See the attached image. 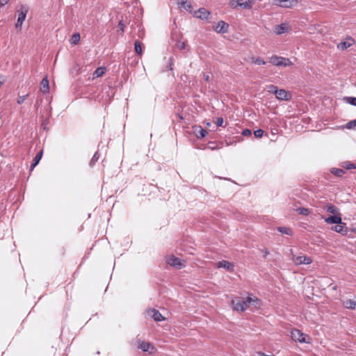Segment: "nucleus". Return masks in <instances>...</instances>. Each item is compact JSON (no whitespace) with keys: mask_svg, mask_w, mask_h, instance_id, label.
I'll return each instance as SVG.
<instances>
[{"mask_svg":"<svg viewBox=\"0 0 356 356\" xmlns=\"http://www.w3.org/2000/svg\"><path fill=\"white\" fill-rule=\"evenodd\" d=\"M342 168L346 169V170H351V169H355L356 168V164L353 163L350 161H345L342 163L341 165Z\"/></svg>","mask_w":356,"mask_h":356,"instance_id":"bb28decb","label":"nucleus"},{"mask_svg":"<svg viewBox=\"0 0 356 356\" xmlns=\"http://www.w3.org/2000/svg\"><path fill=\"white\" fill-rule=\"evenodd\" d=\"M41 91L45 94L49 92V80L47 79V77H44L42 79L41 83Z\"/></svg>","mask_w":356,"mask_h":356,"instance_id":"a211bd4d","label":"nucleus"},{"mask_svg":"<svg viewBox=\"0 0 356 356\" xmlns=\"http://www.w3.org/2000/svg\"><path fill=\"white\" fill-rule=\"evenodd\" d=\"M49 122V120L47 118L42 120V126L44 129H47Z\"/></svg>","mask_w":356,"mask_h":356,"instance_id":"37998d69","label":"nucleus"},{"mask_svg":"<svg viewBox=\"0 0 356 356\" xmlns=\"http://www.w3.org/2000/svg\"><path fill=\"white\" fill-rule=\"evenodd\" d=\"M297 211L299 214H302L304 216H308L310 213V211L308 209L304 208V207L298 208L297 209Z\"/></svg>","mask_w":356,"mask_h":356,"instance_id":"473e14b6","label":"nucleus"},{"mask_svg":"<svg viewBox=\"0 0 356 356\" xmlns=\"http://www.w3.org/2000/svg\"><path fill=\"white\" fill-rule=\"evenodd\" d=\"M298 3V0H274V5L284 8H289L296 6Z\"/></svg>","mask_w":356,"mask_h":356,"instance_id":"7ed1b4c3","label":"nucleus"},{"mask_svg":"<svg viewBox=\"0 0 356 356\" xmlns=\"http://www.w3.org/2000/svg\"><path fill=\"white\" fill-rule=\"evenodd\" d=\"M148 313L156 321L159 322L164 320V317L162 316V314L155 309L149 310Z\"/></svg>","mask_w":356,"mask_h":356,"instance_id":"f8f14e48","label":"nucleus"},{"mask_svg":"<svg viewBox=\"0 0 356 356\" xmlns=\"http://www.w3.org/2000/svg\"><path fill=\"white\" fill-rule=\"evenodd\" d=\"M18 12H19V14H18L17 20L20 21V22H24L26 19V14L28 13V8L26 6H22L20 8V10H18Z\"/></svg>","mask_w":356,"mask_h":356,"instance_id":"2eb2a0df","label":"nucleus"},{"mask_svg":"<svg viewBox=\"0 0 356 356\" xmlns=\"http://www.w3.org/2000/svg\"><path fill=\"white\" fill-rule=\"evenodd\" d=\"M353 40L352 38H348L346 41L341 42L339 44L338 47L342 50L346 49L347 48H348L349 47H350L353 44Z\"/></svg>","mask_w":356,"mask_h":356,"instance_id":"412c9836","label":"nucleus"},{"mask_svg":"<svg viewBox=\"0 0 356 356\" xmlns=\"http://www.w3.org/2000/svg\"><path fill=\"white\" fill-rule=\"evenodd\" d=\"M345 99L347 103L356 106V97H347Z\"/></svg>","mask_w":356,"mask_h":356,"instance_id":"72a5a7b5","label":"nucleus"},{"mask_svg":"<svg viewBox=\"0 0 356 356\" xmlns=\"http://www.w3.org/2000/svg\"><path fill=\"white\" fill-rule=\"evenodd\" d=\"M269 62L275 66L287 67L293 64L289 58L277 56H272L270 57Z\"/></svg>","mask_w":356,"mask_h":356,"instance_id":"f257e3e1","label":"nucleus"},{"mask_svg":"<svg viewBox=\"0 0 356 356\" xmlns=\"http://www.w3.org/2000/svg\"><path fill=\"white\" fill-rule=\"evenodd\" d=\"M154 349V347L149 342L140 341L138 344V348L141 349L144 352L149 351V348Z\"/></svg>","mask_w":356,"mask_h":356,"instance_id":"aec40b11","label":"nucleus"},{"mask_svg":"<svg viewBox=\"0 0 356 356\" xmlns=\"http://www.w3.org/2000/svg\"><path fill=\"white\" fill-rule=\"evenodd\" d=\"M245 301L248 304V306L253 305L255 308H259L261 306L260 300L256 297H246Z\"/></svg>","mask_w":356,"mask_h":356,"instance_id":"4468645a","label":"nucleus"},{"mask_svg":"<svg viewBox=\"0 0 356 356\" xmlns=\"http://www.w3.org/2000/svg\"><path fill=\"white\" fill-rule=\"evenodd\" d=\"M80 38L79 33H74L71 38V44H77L80 41Z\"/></svg>","mask_w":356,"mask_h":356,"instance_id":"2f4dec72","label":"nucleus"},{"mask_svg":"<svg viewBox=\"0 0 356 356\" xmlns=\"http://www.w3.org/2000/svg\"><path fill=\"white\" fill-rule=\"evenodd\" d=\"M216 266L218 268H223L229 272L234 271V265L232 263L225 260L218 262Z\"/></svg>","mask_w":356,"mask_h":356,"instance_id":"1a4fd4ad","label":"nucleus"},{"mask_svg":"<svg viewBox=\"0 0 356 356\" xmlns=\"http://www.w3.org/2000/svg\"><path fill=\"white\" fill-rule=\"evenodd\" d=\"M292 260L296 265L301 264H310L312 262V259L310 257L305 255L295 256L293 255Z\"/></svg>","mask_w":356,"mask_h":356,"instance_id":"20e7f679","label":"nucleus"},{"mask_svg":"<svg viewBox=\"0 0 356 356\" xmlns=\"http://www.w3.org/2000/svg\"><path fill=\"white\" fill-rule=\"evenodd\" d=\"M99 156H100V154L99 153L98 151H97L92 158L91 159L90 161V167H92L95 163L96 162L98 161V159H99Z\"/></svg>","mask_w":356,"mask_h":356,"instance_id":"7c9ffc66","label":"nucleus"},{"mask_svg":"<svg viewBox=\"0 0 356 356\" xmlns=\"http://www.w3.org/2000/svg\"><path fill=\"white\" fill-rule=\"evenodd\" d=\"M208 148H210L211 149H215L216 147L211 146V147H208Z\"/></svg>","mask_w":356,"mask_h":356,"instance_id":"8fccbe9b","label":"nucleus"},{"mask_svg":"<svg viewBox=\"0 0 356 356\" xmlns=\"http://www.w3.org/2000/svg\"><path fill=\"white\" fill-rule=\"evenodd\" d=\"M6 81V79L2 76H0V88L1 87L2 84L5 82Z\"/></svg>","mask_w":356,"mask_h":356,"instance_id":"49530a36","label":"nucleus"},{"mask_svg":"<svg viewBox=\"0 0 356 356\" xmlns=\"http://www.w3.org/2000/svg\"><path fill=\"white\" fill-rule=\"evenodd\" d=\"M166 262L168 264L177 269H181V268L184 267V264H182L181 260L174 255H171L169 257H168Z\"/></svg>","mask_w":356,"mask_h":356,"instance_id":"39448f33","label":"nucleus"},{"mask_svg":"<svg viewBox=\"0 0 356 356\" xmlns=\"http://www.w3.org/2000/svg\"><path fill=\"white\" fill-rule=\"evenodd\" d=\"M105 72H106V68L103 67H100L95 70L93 74L95 77H100L105 73Z\"/></svg>","mask_w":356,"mask_h":356,"instance_id":"cd10ccee","label":"nucleus"},{"mask_svg":"<svg viewBox=\"0 0 356 356\" xmlns=\"http://www.w3.org/2000/svg\"><path fill=\"white\" fill-rule=\"evenodd\" d=\"M228 27H229V25L227 23L223 22V21H220L214 27V30L217 32V33H227L228 31Z\"/></svg>","mask_w":356,"mask_h":356,"instance_id":"6e6552de","label":"nucleus"},{"mask_svg":"<svg viewBox=\"0 0 356 356\" xmlns=\"http://www.w3.org/2000/svg\"><path fill=\"white\" fill-rule=\"evenodd\" d=\"M331 172L332 174H334V175L340 177H342L344 175L345 171L343 169H341V168H332L331 170Z\"/></svg>","mask_w":356,"mask_h":356,"instance_id":"c85d7f7f","label":"nucleus"},{"mask_svg":"<svg viewBox=\"0 0 356 356\" xmlns=\"http://www.w3.org/2000/svg\"><path fill=\"white\" fill-rule=\"evenodd\" d=\"M232 304L234 305V309L237 311L243 312L248 307L245 298L233 300Z\"/></svg>","mask_w":356,"mask_h":356,"instance_id":"423d86ee","label":"nucleus"},{"mask_svg":"<svg viewBox=\"0 0 356 356\" xmlns=\"http://www.w3.org/2000/svg\"><path fill=\"white\" fill-rule=\"evenodd\" d=\"M341 218L339 214H334L325 218V222L327 224H340L341 223Z\"/></svg>","mask_w":356,"mask_h":356,"instance_id":"9d476101","label":"nucleus"},{"mask_svg":"<svg viewBox=\"0 0 356 356\" xmlns=\"http://www.w3.org/2000/svg\"><path fill=\"white\" fill-rule=\"evenodd\" d=\"M268 254H269V252H268V250H266V251L264 252V258H266Z\"/></svg>","mask_w":356,"mask_h":356,"instance_id":"09e8293b","label":"nucleus"},{"mask_svg":"<svg viewBox=\"0 0 356 356\" xmlns=\"http://www.w3.org/2000/svg\"><path fill=\"white\" fill-rule=\"evenodd\" d=\"M203 78H204V79L206 81H209V74H204V75H203Z\"/></svg>","mask_w":356,"mask_h":356,"instance_id":"de8ad7c7","label":"nucleus"},{"mask_svg":"<svg viewBox=\"0 0 356 356\" xmlns=\"http://www.w3.org/2000/svg\"><path fill=\"white\" fill-rule=\"evenodd\" d=\"M277 230L282 234L289 236L292 235L293 234L292 229L286 227H277Z\"/></svg>","mask_w":356,"mask_h":356,"instance_id":"393cba45","label":"nucleus"},{"mask_svg":"<svg viewBox=\"0 0 356 356\" xmlns=\"http://www.w3.org/2000/svg\"><path fill=\"white\" fill-rule=\"evenodd\" d=\"M238 5L244 8H250L251 7L250 0H238Z\"/></svg>","mask_w":356,"mask_h":356,"instance_id":"a878e982","label":"nucleus"},{"mask_svg":"<svg viewBox=\"0 0 356 356\" xmlns=\"http://www.w3.org/2000/svg\"><path fill=\"white\" fill-rule=\"evenodd\" d=\"M264 131L262 129H258L254 131V135L256 138H259L264 136Z\"/></svg>","mask_w":356,"mask_h":356,"instance_id":"4c0bfd02","label":"nucleus"},{"mask_svg":"<svg viewBox=\"0 0 356 356\" xmlns=\"http://www.w3.org/2000/svg\"><path fill=\"white\" fill-rule=\"evenodd\" d=\"M42 153L43 152L42 150H41L39 152H38L37 154L35 156L31 164L30 170H33L34 168L38 164V163L42 159Z\"/></svg>","mask_w":356,"mask_h":356,"instance_id":"f3484780","label":"nucleus"},{"mask_svg":"<svg viewBox=\"0 0 356 356\" xmlns=\"http://www.w3.org/2000/svg\"><path fill=\"white\" fill-rule=\"evenodd\" d=\"M118 29L119 30L118 31H120L121 33H123L124 32V24L123 23L122 21H120L119 24H118Z\"/></svg>","mask_w":356,"mask_h":356,"instance_id":"79ce46f5","label":"nucleus"},{"mask_svg":"<svg viewBox=\"0 0 356 356\" xmlns=\"http://www.w3.org/2000/svg\"><path fill=\"white\" fill-rule=\"evenodd\" d=\"M10 0H0V9L8 3Z\"/></svg>","mask_w":356,"mask_h":356,"instance_id":"c03bdc74","label":"nucleus"},{"mask_svg":"<svg viewBox=\"0 0 356 356\" xmlns=\"http://www.w3.org/2000/svg\"><path fill=\"white\" fill-rule=\"evenodd\" d=\"M346 128L349 129H356V119L348 122L346 124Z\"/></svg>","mask_w":356,"mask_h":356,"instance_id":"c9c22d12","label":"nucleus"},{"mask_svg":"<svg viewBox=\"0 0 356 356\" xmlns=\"http://www.w3.org/2000/svg\"><path fill=\"white\" fill-rule=\"evenodd\" d=\"M252 134V131L249 129H245L242 131V135L244 136H250Z\"/></svg>","mask_w":356,"mask_h":356,"instance_id":"ea45409f","label":"nucleus"},{"mask_svg":"<svg viewBox=\"0 0 356 356\" xmlns=\"http://www.w3.org/2000/svg\"><path fill=\"white\" fill-rule=\"evenodd\" d=\"M176 47L180 49V50H183V49H186V42H181L180 40L177 41V43H176Z\"/></svg>","mask_w":356,"mask_h":356,"instance_id":"e433bc0d","label":"nucleus"},{"mask_svg":"<svg viewBox=\"0 0 356 356\" xmlns=\"http://www.w3.org/2000/svg\"><path fill=\"white\" fill-rule=\"evenodd\" d=\"M325 210L332 214H339V210L332 204H328L325 207Z\"/></svg>","mask_w":356,"mask_h":356,"instance_id":"5701e85b","label":"nucleus"},{"mask_svg":"<svg viewBox=\"0 0 356 356\" xmlns=\"http://www.w3.org/2000/svg\"><path fill=\"white\" fill-rule=\"evenodd\" d=\"M343 305L347 309H354L356 308V300L348 299L344 300Z\"/></svg>","mask_w":356,"mask_h":356,"instance_id":"4be33fe9","label":"nucleus"},{"mask_svg":"<svg viewBox=\"0 0 356 356\" xmlns=\"http://www.w3.org/2000/svg\"><path fill=\"white\" fill-rule=\"evenodd\" d=\"M29 96V94H26L25 95H22V96H19V97L17 98V103L18 104H22L24 103V102L26 99V98L28 97Z\"/></svg>","mask_w":356,"mask_h":356,"instance_id":"58836bf2","label":"nucleus"},{"mask_svg":"<svg viewBox=\"0 0 356 356\" xmlns=\"http://www.w3.org/2000/svg\"><path fill=\"white\" fill-rule=\"evenodd\" d=\"M277 87L274 85L267 86V91L268 92H271L275 95V92L277 91Z\"/></svg>","mask_w":356,"mask_h":356,"instance_id":"f704fd0d","label":"nucleus"},{"mask_svg":"<svg viewBox=\"0 0 356 356\" xmlns=\"http://www.w3.org/2000/svg\"><path fill=\"white\" fill-rule=\"evenodd\" d=\"M22 23H23V22H20V21L17 20L16 24H15L16 29H22Z\"/></svg>","mask_w":356,"mask_h":356,"instance_id":"a18cd8bd","label":"nucleus"},{"mask_svg":"<svg viewBox=\"0 0 356 356\" xmlns=\"http://www.w3.org/2000/svg\"><path fill=\"white\" fill-rule=\"evenodd\" d=\"M195 16L201 19L209 20L211 18V13L205 8H202L195 13Z\"/></svg>","mask_w":356,"mask_h":356,"instance_id":"0eeeda50","label":"nucleus"},{"mask_svg":"<svg viewBox=\"0 0 356 356\" xmlns=\"http://www.w3.org/2000/svg\"><path fill=\"white\" fill-rule=\"evenodd\" d=\"M223 122H224V120L222 118H218L216 120V124L217 126L221 127V126H222Z\"/></svg>","mask_w":356,"mask_h":356,"instance_id":"a19ab883","label":"nucleus"},{"mask_svg":"<svg viewBox=\"0 0 356 356\" xmlns=\"http://www.w3.org/2000/svg\"><path fill=\"white\" fill-rule=\"evenodd\" d=\"M289 29V26L286 24H281L275 27V32L277 35H281L286 32Z\"/></svg>","mask_w":356,"mask_h":356,"instance_id":"6ab92c4d","label":"nucleus"},{"mask_svg":"<svg viewBox=\"0 0 356 356\" xmlns=\"http://www.w3.org/2000/svg\"><path fill=\"white\" fill-rule=\"evenodd\" d=\"M307 335L298 329H293L291 332V337L295 341L300 343H309L306 339Z\"/></svg>","mask_w":356,"mask_h":356,"instance_id":"f03ea898","label":"nucleus"},{"mask_svg":"<svg viewBox=\"0 0 356 356\" xmlns=\"http://www.w3.org/2000/svg\"><path fill=\"white\" fill-rule=\"evenodd\" d=\"M250 59L251 62L255 65H263L266 64L264 60L259 56H252Z\"/></svg>","mask_w":356,"mask_h":356,"instance_id":"b1692460","label":"nucleus"},{"mask_svg":"<svg viewBox=\"0 0 356 356\" xmlns=\"http://www.w3.org/2000/svg\"><path fill=\"white\" fill-rule=\"evenodd\" d=\"M289 95L287 92L284 89H278L275 92V97L280 100H288Z\"/></svg>","mask_w":356,"mask_h":356,"instance_id":"dca6fc26","label":"nucleus"},{"mask_svg":"<svg viewBox=\"0 0 356 356\" xmlns=\"http://www.w3.org/2000/svg\"><path fill=\"white\" fill-rule=\"evenodd\" d=\"M134 49H135V51L138 54L141 55L143 54V49H142L141 43L139 41L135 42Z\"/></svg>","mask_w":356,"mask_h":356,"instance_id":"c756f323","label":"nucleus"},{"mask_svg":"<svg viewBox=\"0 0 356 356\" xmlns=\"http://www.w3.org/2000/svg\"><path fill=\"white\" fill-rule=\"evenodd\" d=\"M193 129H194V133H195V136H197V138H203L208 134L207 131L206 129H203L201 126L195 127Z\"/></svg>","mask_w":356,"mask_h":356,"instance_id":"ddd939ff","label":"nucleus"},{"mask_svg":"<svg viewBox=\"0 0 356 356\" xmlns=\"http://www.w3.org/2000/svg\"><path fill=\"white\" fill-rule=\"evenodd\" d=\"M337 225H335L334 227H333V230L335 231L336 232H338L339 234H341L342 235H346L347 233H348V228L346 227V223L345 222H342L340 223V224H336Z\"/></svg>","mask_w":356,"mask_h":356,"instance_id":"9b49d317","label":"nucleus"}]
</instances>
